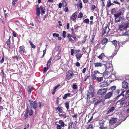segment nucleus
<instances>
[{
    "instance_id": "nucleus-1",
    "label": "nucleus",
    "mask_w": 129,
    "mask_h": 129,
    "mask_svg": "<svg viewBox=\"0 0 129 129\" xmlns=\"http://www.w3.org/2000/svg\"><path fill=\"white\" fill-rule=\"evenodd\" d=\"M103 76L105 78H111L112 80H114L116 79V77L114 72H113L112 73L111 72L105 71L103 73Z\"/></svg>"
},
{
    "instance_id": "nucleus-2",
    "label": "nucleus",
    "mask_w": 129,
    "mask_h": 129,
    "mask_svg": "<svg viewBox=\"0 0 129 129\" xmlns=\"http://www.w3.org/2000/svg\"><path fill=\"white\" fill-rule=\"evenodd\" d=\"M128 23L127 21L123 22L122 24L119 26V29L120 30H123L124 29L126 30L128 26Z\"/></svg>"
},
{
    "instance_id": "nucleus-3",
    "label": "nucleus",
    "mask_w": 129,
    "mask_h": 129,
    "mask_svg": "<svg viewBox=\"0 0 129 129\" xmlns=\"http://www.w3.org/2000/svg\"><path fill=\"white\" fill-rule=\"evenodd\" d=\"M110 30L109 27H108V25H106L105 27H104L103 29L102 36L103 37L105 34H106L107 35L108 34L110 31Z\"/></svg>"
},
{
    "instance_id": "nucleus-4",
    "label": "nucleus",
    "mask_w": 129,
    "mask_h": 129,
    "mask_svg": "<svg viewBox=\"0 0 129 129\" xmlns=\"http://www.w3.org/2000/svg\"><path fill=\"white\" fill-rule=\"evenodd\" d=\"M106 71H105L111 72L112 73L114 72L113 71V68L112 65H106L105 66Z\"/></svg>"
},
{
    "instance_id": "nucleus-5",
    "label": "nucleus",
    "mask_w": 129,
    "mask_h": 129,
    "mask_svg": "<svg viewBox=\"0 0 129 129\" xmlns=\"http://www.w3.org/2000/svg\"><path fill=\"white\" fill-rule=\"evenodd\" d=\"M107 91V90L106 88H101L99 90L97 93L99 94L104 95L106 94Z\"/></svg>"
},
{
    "instance_id": "nucleus-6",
    "label": "nucleus",
    "mask_w": 129,
    "mask_h": 129,
    "mask_svg": "<svg viewBox=\"0 0 129 129\" xmlns=\"http://www.w3.org/2000/svg\"><path fill=\"white\" fill-rule=\"evenodd\" d=\"M112 43V45H114L115 48L117 49H118L120 48V46L119 45V42H118L116 40H114L112 41H111Z\"/></svg>"
},
{
    "instance_id": "nucleus-7",
    "label": "nucleus",
    "mask_w": 129,
    "mask_h": 129,
    "mask_svg": "<svg viewBox=\"0 0 129 129\" xmlns=\"http://www.w3.org/2000/svg\"><path fill=\"white\" fill-rule=\"evenodd\" d=\"M29 102H30V105L31 107H33L34 109L35 110V112L36 113V109L37 107V104L36 101L33 102L29 100Z\"/></svg>"
},
{
    "instance_id": "nucleus-8",
    "label": "nucleus",
    "mask_w": 129,
    "mask_h": 129,
    "mask_svg": "<svg viewBox=\"0 0 129 129\" xmlns=\"http://www.w3.org/2000/svg\"><path fill=\"white\" fill-rule=\"evenodd\" d=\"M73 74L71 71H69L67 73V75L66 77V79L68 80H69L72 78L73 77Z\"/></svg>"
},
{
    "instance_id": "nucleus-9",
    "label": "nucleus",
    "mask_w": 129,
    "mask_h": 129,
    "mask_svg": "<svg viewBox=\"0 0 129 129\" xmlns=\"http://www.w3.org/2000/svg\"><path fill=\"white\" fill-rule=\"evenodd\" d=\"M100 74V73L97 71H95L92 74V79L93 80H95L96 79V76H99V75H98L97 74ZM100 74L102 75L101 74Z\"/></svg>"
},
{
    "instance_id": "nucleus-10",
    "label": "nucleus",
    "mask_w": 129,
    "mask_h": 129,
    "mask_svg": "<svg viewBox=\"0 0 129 129\" xmlns=\"http://www.w3.org/2000/svg\"><path fill=\"white\" fill-rule=\"evenodd\" d=\"M19 49V53L22 55H24L25 52H26L25 51V47L23 46H20Z\"/></svg>"
},
{
    "instance_id": "nucleus-11",
    "label": "nucleus",
    "mask_w": 129,
    "mask_h": 129,
    "mask_svg": "<svg viewBox=\"0 0 129 129\" xmlns=\"http://www.w3.org/2000/svg\"><path fill=\"white\" fill-rule=\"evenodd\" d=\"M113 93L112 92H109L105 96L104 99H106L110 98L112 95Z\"/></svg>"
},
{
    "instance_id": "nucleus-12",
    "label": "nucleus",
    "mask_w": 129,
    "mask_h": 129,
    "mask_svg": "<svg viewBox=\"0 0 129 129\" xmlns=\"http://www.w3.org/2000/svg\"><path fill=\"white\" fill-rule=\"evenodd\" d=\"M125 101L124 100H120L116 102V104L117 105H120L119 107H120V106L122 105L125 103Z\"/></svg>"
},
{
    "instance_id": "nucleus-13",
    "label": "nucleus",
    "mask_w": 129,
    "mask_h": 129,
    "mask_svg": "<svg viewBox=\"0 0 129 129\" xmlns=\"http://www.w3.org/2000/svg\"><path fill=\"white\" fill-rule=\"evenodd\" d=\"M122 10H119L117 12L116 14L114 15V16L121 17L120 16L122 14Z\"/></svg>"
},
{
    "instance_id": "nucleus-14",
    "label": "nucleus",
    "mask_w": 129,
    "mask_h": 129,
    "mask_svg": "<svg viewBox=\"0 0 129 129\" xmlns=\"http://www.w3.org/2000/svg\"><path fill=\"white\" fill-rule=\"evenodd\" d=\"M115 17V22L116 23L119 22L122 19L121 17L114 16Z\"/></svg>"
},
{
    "instance_id": "nucleus-15",
    "label": "nucleus",
    "mask_w": 129,
    "mask_h": 129,
    "mask_svg": "<svg viewBox=\"0 0 129 129\" xmlns=\"http://www.w3.org/2000/svg\"><path fill=\"white\" fill-rule=\"evenodd\" d=\"M77 15V13L76 12H75L70 17V18L72 20H74L76 19Z\"/></svg>"
},
{
    "instance_id": "nucleus-16",
    "label": "nucleus",
    "mask_w": 129,
    "mask_h": 129,
    "mask_svg": "<svg viewBox=\"0 0 129 129\" xmlns=\"http://www.w3.org/2000/svg\"><path fill=\"white\" fill-rule=\"evenodd\" d=\"M11 38V36H10L9 37V38L6 41V44L9 47V49H10L11 48V46L10 45V39Z\"/></svg>"
},
{
    "instance_id": "nucleus-17",
    "label": "nucleus",
    "mask_w": 129,
    "mask_h": 129,
    "mask_svg": "<svg viewBox=\"0 0 129 129\" xmlns=\"http://www.w3.org/2000/svg\"><path fill=\"white\" fill-rule=\"evenodd\" d=\"M67 37L68 38L69 41L71 43H73L74 42V41L71 38V37H72V35H71L70 34H68Z\"/></svg>"
},
{
    "instance_id": "nucleus-18",
    "label": "nucleus",
    "mask_w": 129,
    "mask_h": 129,
    "mask_svg": "<svg viewBox=\"0 0 129 129\" xmlns=\"http://www.w3.org/2000/svg\"><path fill=\"white\" fill-rule=\"evenodd\" d=\"M116 118H112L110 120L109 123L112 125L113 124L116 122Z\"/></svg>"
},
{
    "instance_id": "nucleus-19",
    "label": "nucleus",
    "mask_w": 129,
    "mask_h": 129,
    "mask_svg": "<svg viewBox=\"0 0 129 129\" xmlns=\"http://www.w3.org/2000/svg\"><path fill=\"white\" fill-rule=\"evenodd\" d=\"M128 85V84L126 81H124L122 82V87L123 88H125L127 87Z\"/></svg>"
},
{
    "instance_id": "nucleus-20",
    "label": "nucleus",
    "mask_w": 129,
    "mask_h": 129,
    "mask_svg": "<svg viewBox=\"0 0 129 129\" xmlns=\"http://www.w3.org/2000/svg\"><path fill=\"white\" fill-rule=\"evenodd\" d=\"M94 95L93 92H89L88 94L87 95V99H89L90 98H92L93 97Z\"/></svg>"
},
{
    "instance_id": "nucleus-21",
    "label": "nucleus",
    "mask_w": 129,
    "mask_h": 129,
    "mask_svg": "<svg viewBox=\"0 0 129 129\" xmlns=\"http://www.w3.org/2000/svg\"><path fill=\"white\" fill-rule=\"evenodd\" d=\"M37 7L36 14L37 16H39L40 13V8L37 5Z\"/></svg>"
},
{
    "instance_id": "nucleus-22",
    "label": "nucleus",
    "mask_w": 129,
    "mask_h": 129,
    "mask_svg": "<svg viewBox=\"0 0 129 129\" xmlns=\"http://www.w3.org/2000/svg\"><path fill=\"white\" fill-rule=\"evenodd\" d=\"M41 10V14L42 15L43 14H44L45 12V9L43 6H41L39 7Z\"/></svg>"
},
{
    "instance_id": "nucleus-23",
    "label": "nucleus",
    "mask_w": 129,
    "mask_h": 129,
    "mask_svg": "<svg viewBox=\"0 0 129 129\" xmlns=\"http://www.w3.org/2000/svg\"><path fill=\"white\" fill-rule=\"evenodd\" d=\"M108 41V38H105L103 39V40L102 41L101 43H102V44L105 45L107 43Z\"/></svg>"
},
{
    "instance_id": "nucleus-24",
    "label": "nucleus",
    "mask_w": 129,
    "mask_h": 129,
    "mask_svg": "<svg viewBox=\"0 0 129 129\" xmlns=\"http://www.w3.org/2000/svg\"><path fill=\"white\" fill-rule=\"evenodd\" d=\"M98 45L99 48H100L102 49H103L105 47V45L102 44V43L98 44Z\"/></svg>"
},
{
    "instance_id": "nucleus-25",
    "label": "nucleus",
    "mask_w": 129,
    "mask_h": 129,
    "mask_svg": "<svg viewBox=\"0 0 129 129\" xmlns=\"http://www.w3.org/2000/svg\"><path fill=\"white\" fill-rule=\"evenodd\" d=\"M108 83L106 81H104L101 83L100 85L101 86L104 87L108 85Z\"/></svg>"
},
{
    "instance_id": "nucleus-26",
    "label": "nucleus",
    "mask_w": 129,
    "mask_h": 129,
    "mask_svg": "<svg viewBox=\"0 0 129 129\" xmlns=\"http://www.w3.org/2000/svg\"><path fill=\"white\" fill-rule=\"evenodd\" d=\"M82 55L80 53H77L76 55V58L77 60H79L81 58Z\"/></svg>"
},
{
    "instance_id": "nucleus-27",
    "label": "nucleus",
    "mask_w": 129,
    "mask_h": 129,
    "mask_svg": "<svg viewBox=\"0 0 129 129\" xmlns=\"http://www.w3.org/2000/svg\"><path fill=\"white\" fill-rule=\"evenodd\" d=\"M105 55L104 53H102L100 55L98 56V58L99 59H102L103 58H104Z\"/></svg>"
},
{
    "instance_id": "nucleus-28",
    "label": "nucleus",
    "mask_w": 129,
    "mask_h": 129,
    "mask_svg": "<svg viewBox=\"0 0 129 129\" xmlns=\"http://www.w3.org/2000/svg\"><path fill=\"white\" fill-rule=\"evenodd\" d=\"M27 113L28 114L29 113V115L31 116L33 114V111L31 109H30V110H29V109L27 108Z\"/></svg>"
},
{
    "instance_id": "nucleus-29",
    "label": "nucleus",
    "mask_w": 129,
    "mask_h": 129,
    "mask_svg": "<svg viewBox=\"0 0 129 129\" xmlns=\"http://www.w3.org/2000/svg\"><path fill=\"white\" fill-rule=\"evenodd\" d=\"M58 123L62 127H64V126L65 123L63 120H59Z\"/></svg>"
},
{
    "instance_id": "nucleus-30",
    "label": "nucleus",
    "mask_w": 129,
    "mask_h": 129,
    "mask_svg": "<svg viewBox=\"0 0 129 129\" xmlns=\"http://www.w3.org/2000/svg\"><path fill=\"white\" fill-rule=\"evenodd\" d=\"M129 34V31H126V30H125V32L123 31L122 34V36H127Z\"/></svg>"
},
{
    "instance_id": "nucleus-31",
    "label": "nucleus",
    "mask_w": 129,
    "mask_h": 129,
    "mask_svg": "<svg viewBox=\"0 0 129 129\" xmlns=\"http://www.w3.org/2000/svg\"><path fill=\"white\" fill-rule=\"evenodd\" d=\"M28 41L31 47L34 49H35L36 48V46L33 44L32 42L31 41L29 40Z\"/></svg>"
},
{
    "instance_id": "nucleus-32",
    "label": "nucleus",
    "mask_w": 129,
    "mask_h": 129,
    "mask_svg": "<svg viewBox=\"0 0 129 129\" xmlns=\"http://www.w3.org/2000/svg\"><path fill=\"white\" fill-rule=\"evenodd\" d=\"M93 124L91 123L88 126L87 129H93Z\"/></svg>"
},
{
    "instance_id": "nucleus-33",
    "label": "nucleus",
    "mask_w": 129,
    "mask_h": 129,
    "mask_svg": "<svg viewBox=\"0 0 129 129\" xmlns=\"http://www.w3.org/2000/svg\"><path fill=\"white\" fill-rule=\"evenodd\" d=\"M71 95V94L69 93H68L64 95V96L63 97V98L64 99H66L68 96H69Z\"/></svg>"
},
{
    "instance_id": "nucleus-34",
    "label": "nucleus",
    "mask_w": 129,
    "mask_h": 129,
    "mask_svg": "<svg viewBox=\"0 0 129 129\" xmlns=\"http://www.w3.org/2000/svg\"><path fill=\"white\" fill-rule=\"evenodd\" d=\"M79 27V26L77 24H76L74 26V27L75 32L78 30V28Z\"/></svg>"
},
{
    "instance_id": "nucleus-35",
    "label": "nucleus",
    "mask_w": 129,
    "mask_h": 129,
    "mask_svg": "<svg viewBox=\"0 0 129 129\" xmlns=\"http://www.w3.org/2000/svg\"><path fill=\"white\" fill-rule=\"evenodd\" d=\"M59 116L61 117H63L64 118H66L67 117V116L66 115V114H59Z\"/></svg>"
},
{
    "instance_id": "nucleus-36",
    "label": "nucleus",
    "mask_w": 129,
    "mask_h": 129,
    "mask_svg": "<svg viewBox=\"0 0 129 129\" xmlns=\"http://www.w3.org/2000/svg\"><path fill=\"white\" fill-rule=\"evenodd\" d=\"M115 108L114 107H112L108 111V112H111L113 111L114 110Z\"/></svg>"
},
{
    "instance_id": "nucleus-37",
    "label": "nucleus",
    "mask_w": 129,
    "mask_h": 129,
    "mask_svg": "<svg viewBox=\"0 0 129 129\" xmlns=\"http://www.w3.org/2000/svg\"><path fill=\"white\" fill-rule=\"evenodd\" d=\"M103 78L102 77H98L97 78V80L99 82H100L103 80Z\"/></svg>"
},
{
    "instance_id": "nucleus-38",
    "label": "nucleus",
    "mask_w": 129,
    "mask_h": 129,
    "mask_svg": "<svg viewBox=\"0 0 129 129\" xmlns=\"http://www.w3.org/2000/svg\"><path fill=\"white\" fill-rule=\"evenodd\" d=\"M111 4L112 3L110 1H109V2H107L106 7L109 8L111 5Z\"/></svg>"
},
{
    "instance_id": "nucleus-39",
    "label": "nucleus",
    "mask_w": 129,
    "mask_h": 129,
    "mask_svg": "<svg viewBox=\"0 0 129 129\" xmlns=\"http://www.w3.org/2000/svg\"><path fill=\"white\" fill-rule=\"evenodd\" d=\"M61 4L63 7H65L67 6L66 2L65 0L63 1Z\"/></svg>"
},
{
    "instance_id": "nucleus-40",
    "label": "nucleus",
    "mask_w": 129,
    "mask_h": 129,
    "mask_svg": "<svg viewBox=\"0 0 129 129\" xmlns=\"http://www.w3.org/2000/svg\"><path fill=\"white\" fill-rule=\"evenodd\" d=\"M116 11V9L115 8L112 9L111 11V14H113L115 13Z\"/></svg>"
},
{
    "instance_id": "nucleus-41",
    "label": "nucleus",
    "mask_w": 129,
    "mask_h": 129,
    "mask_svg": "<svg viewBox=\"0 0 129 129\" xmlns=\"http://www.w3.org/2000/svg\"><path fill=\"white\" fill-rule=\"evenodd\" d=\"M124 91L122 92L121 94H120V95H119L118 96H117L116 98L118 99L119 98L120 96H124V94H123V93H124Z\"/></svg>"
},
{
    "instance_id": "nucleus-42",
    "label": "nucleus",
    "mask_w": 129,
    "mask_h": 129,
    "mask_svg": "<svg viewBox=\"0 0 129 129\" xmlns=\"http://www.w3.org/2000/svg\"><path fill=\"white\" fill-rule=\"evenodd\" d=\"M83 16V14L81 12H80L79 14L78 15V18H81Z\"/></svg>"
},
{
    "instance_id": "nucleus-43",
    "label": "nucleus",
    "mask_w": 129,
    "mask_h": 129,
    "mask_svg": "<svg viewBox=\"0 0 129 129\" xmlns=\"http://www.w3.org/2000/svg\"><path fill=\"white\" fill-rule=\"evenodd\" d=\"M95 36V35H94V34H93V35H92V38L91 41L92 43H93L94 41V38Z\"/></svg>"
},
{
    "instance_id": "nucleus-44",
    "label": "nucleus",
    "mask_w": 129,
    "mask_h": 129,
    "mask_svg": "<svg viewBox=\"0 0 129 129\" xmlns=\"http://www.w3.org/2000/svg\"><path fill=\"white\" fill-rule=\"evenodd\" d=\"M44 106L43 103L42 102H39V105L38 106L40 108H41Z\"/></svg>"
},
{
    "instance_id": "nucleus-45",
    "label": "nucleus",
    "mask_w": 129,
    "mask_h": 129,
    "mask_svg": "<svg viewBox=\"0 0 129 129\" xmlns=\"http://www.w3.org/2000/svg\"><path fill=\"white\" fill-rule=\"evenodd\" d=\"M83 21L86 23L88 24L89 23V20L88 18H87L85 19L84 21Z\"/></svg>"
},
{
    "instance_id": "nucleus-46",
    "label": "nucleus",
    "mask_w": 129,
    "mask_h": 129,
    "mask_svg": "<svg viewBox=\"0 0 129 129\" xmlns=\"http://www.w3.org/2000/svg\"><path fill=\"white\" fill-rule=\"evenodd\" d=\"M65 106L67 109L68 110L69 107V104L68 102H66L65 103Z\"/></svg>"
},
{
    "instance_id": "nucleus-47",
    "label": "nucleus",
    "mask_w": 129,
    "mask_h": 129,
    "mask_svg": "<svg viewBox=\"0 0 129 129\" xmlns=\"http://www.w3.org/2000/svg\"><path fill=\"white\" fill-rule=\"evenodd\" d=\"M71 34L72 35H75V34L74 32V29L73 28V27L71 29Z\"/></svg>"
},
{
    "instance_id": "nucleus-48",
    "label": "nucleus",
    "mask_w": 129,
    "mask_h": 129,
    "mask_svg": "<svg viewBox=\"0 0 129 129\" xmlns=\"http://www.w3.org/2000/svg\"><path fill=\"white\" fill-rule=\"evenodd\" d=\"M12 5L13 6H14L18 2V0H12Z\"/></svg>"
},
{
    "instance_id": "nucleus-49",
    "label": "nucleus",
    "mask_w": 129,
    "mask_h": 129,
    "mask_svg": "<svg viewBox=\"0 0 129 129\" xmlns=\"http://www.w3.org/2000/svg\"><path fill=\"white\" fill-rule=\"evenodd\" d=\"M116 88V86H113L111 87L110 88V89L112 91H113L114 90H115Z\"/></svg>"
},
{
    "instance_id": "nucleus-50",
    "label": "nucleus",
    "mask_w": 129,
    "mask_h": 129,
    "mask_svg": "<svg viewBox=\"0 0 129 129\" xmlns=\"http://www.w3.org/2000/svg\"><path fill=\"white\" fill-rule=\"evenodd\" d=\"M32 87L31 86H29L28 87V93H30L31 91V89L32 88Z\"/></svg>"
},
{
    "instance_id": "nucleus-51",
    "label": "nucleus",
    "mask_w": 129,
    "mask_h": 129,
    "mask_svg": "<svg viewBox=\"0 0 129 129\" xmlns=\"http://www.w3.org/2000/svg\"><path fill=\"white\" fill-rule=\"evenodd\" d=\"M62 126L60 124H57L56 126L57 129H61Z\"/></svg>"
},
{
    "instance_id": "nucleus-52",
    "label": "nucleus",
    "mask_w": 129,
    "mask_h": 129,
    "mask_svg": "<svg viewBox=\"0 0 129 129\" xmlns=\"http://www.w3.org/2000/svg\"><path fill=\"white\" fill-rule=\"evenodd\" d=\"M57 110H58L60 113L62 112V110L60 107H58L57 108Z\"/></svg>"
},
{
    "instance_id": "nucleus-53",
    "label": "nucleus",
    "mask_w": 129,
    "mask_h": 129,
    "mask_svg": "<svg viewBox=\"0 0 129 129\" xmlns=\"http://www.w3.org/2000/svg\"><path fill=\"white\" fill-rule=\"evenodd\" d=\"M67 67L68 66L67 65H62L61 66L62 69L63 70H66V69H65V67H66L67 68Z\"/></svg>"
},
{
    "instance_id": "nucleus-54",
    "label": "nucleus",
    "mask_w": 129,
    "mask_h": 129,
    "mask_svg": "<svg viewBox=\"0 0 129 129\" xmlns=\"http://www.w3.org/2000/svg\"><path fill=\"white\" fill-rule=\"evenodd\" d=\"M59 36V35L58 34L56 33H54L53 34V36L54 37H57Z\"/></svg>"
},
{
    "instance_id": "nucleus-55",
    "label": "nucleus",
    "mask_w": 129,
    "mask_h": 129,
    "mask_svg": "<svg viewBox=\"0 0 129 129\" xmlns=\"http://www.w3.org/2000/svg\"><path fill=\"white\" fill-rule=\"evenodd\" d=\"M66 32L65 31H63L62 32V35L63 37V38H65L66 37Z\"/></svg>"
},
{
    "instance_id": "nucleus-56",
    "label": "nucleus",
    "mask_w": 129,
    "mask_h": 129,
    "mask_svg": "<svg viewBox=\"0 0 129 129\" xmlns=\"http://www.w3.org/2000/svg\"><path fill=\"white\" fill-rule=\"evenodd\" d=\"M52 58H50L49 60L47 62V64H50L51 62V61Z\"/></svg>"
},
{
    "instance_id": "nucleus-57",
    "label": "nucleus",
    "mask_w": 129,
    "mask_h": 129,
    "mask_svg": "<svg viewBox=\"0 0 129 129\" xmlns=\"http://www.w3.org/2000/svg\"><path fill=\"white\" fill-rule=\"evenodd\" d=\"M71 55H73L74 53V50L73 49H72L71 50Z\"/></svg>"
},
{
    "instance_id": "nucleus-58",
    "label": "nucleus",
    "mask_w": 129,
    "mask_h": 129,
    "mask_svg": "<svg viewBox=\"0 0 129 129\" xmlns=\"http://www.w3.org/2000/svg\"><path fill=\"white\" fill-rule=\"evenodd\" d=\"M13 59H15L16 60H18V59L19 56H14L13 57Z\"/></svg>"
},
{
    "instance_id": "nucleus-59",
    "label": "nucleus",
    "mask_w": 129,
    "mask_h": 129,
    "mask_svg": "<svg viewBox=\"0 0 129 129\" xmlns=\"http://www.w3.org/2000/svg\"><path fill=\"white\" fill-rule=\"evenodd\" d=\"M73 88L75 89H76L77 88V86L76 85H73Z\"/></svg>"
},
{
    "instance_id": "nucleus-60",
    "label": "nucleus",
    "mask_w": 129,
    "mask_h": 129,
    "mask_svg": "<svg viewBox=\"0 0 129 129\" xmlns=\"http://www.w3.org/2000/svg\"><path fill=\"white\" fill-rule=\"evenodd\" d=\"M48 69V68H47V67H45L44 69L43 72V73H45Z\"/></svg>"
},
{
    "instance_id": "nucleus-61",
    "label": "nucleus",
    "mask_w": 129,
    "mask_h": 129,
    "mask_svg": "<svg viewBox=\"0 0 129 129\" xmlns=\"http://www.w3.org/2000/svg\"><path fill=\"white\" fill-rule=\"evenodd\" d=\"M72 37L73 38L74 41H76L77 39L76 38V37L75 36V35H72Z\"/></svg>"
},
{
    "instance_id": "nucleus-62",
    "label": "nucleus",
    "mask_w": 129,
    "mask_h": 129,
    "mask_svg": "<svg viewBox=\"0 0 129 129\" xmlns=\"http://www.w3.org/2000/svg\"><path fill=\"white\" fill-rule=\"evenodd\" d=\"M4 61V57L3 56L1 60L0 61V62L1 63H3Z\"/></svg>"
},
{
    "instance_id": "nucleus-63",
    "label": "nucleus",
    "mask_w": 129,
    "mask_h": 129,
    "mask_svg": "<svg viewBox=\"0 0 129 129\" xmlns=\"http://www.w3.org/2000/svg\"><path fill=\"white\" fill-rule=\"evenodd\" d=\"M126 17L127 19L129 21V12L127 13Z\"/></svg>"
},
{
    "instance_id": "nucleus-64",
    "label": "nucleus",
    "mask_w": 129,
    "mask_h": 129,
    "mask_svg": "<svg viewBox=\"0 0 129 129\" xmlns=\"http://www.w3.org/2000/svg\"><path fill=\"white\" fill-rule=\"evenodd\" d=\"M99 128L100 129H108L107 127H99Z\"/></svg>"
}]
</instances>
